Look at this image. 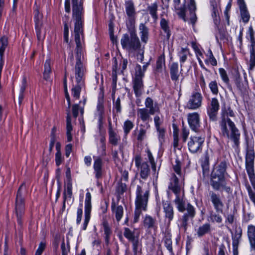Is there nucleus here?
I'll list each match as a JSON object with an SVG mask.
<instances>
[{"instance_id": "nucleus-59", "label": "nucleus", "mask_w": 255, "mask_h": 255, "mask_svg": "<svg viewBox=\"0 0 255 255\" xmlns=\"http://www.w3.org/2000/svg\"><path fill=\"white\" fill-rule=\"evenodd\" d=\"M209 88L212 93L214 95H217L218 93V88L216 81H214L210 83L209 85Z\"/></svg>"}, {"instance_id": "nucleus-55", "label": "nucleus", "mask_w": 255, "mask_h": 255, "mask_svg": "<svg viewBox=\"0 0 255 255\" xmlns=\"http://www.w3.org/2000/svg\"><path fill=\"white\" fill-rule=\"evenodd\" d=\"M26 80L23 79L20 88V93L19 95V104H20L24 98V92L26 89Z\"/></svg>"}, {"instance_id": "nucleus-27", "label": "nucleus", "mask_w": 255, "mask_h": 255, "mask_svg": "<svg viewBox=\"0 0 255 255\" xmlns=\"http://www.w3.org/2000/svg\"><path fill=\"white\" fill-rule=\"evenodd\" d=\"M225 177H218L211 175V185L213 188L217 191L221 189L224 186L225 183Z\"/></svg>"}, {"instance_id": "nucleus-6", "label": "nucleus", "mask_w": 255, "mask_h": 255, "mask_svg": "<svg viewBox=\"0 0 255 255\" xmlns=\"http://www.w3.org/2000/svg\"><path fill=\"white\" fill-rule=\"evenodd\" d=\"M145 108L138 109L137 111V116L143 122H148L150 119V115L155 113H159V108L156 103H154L153 100L147 97L145 101Z\"/></svg>"}, {"instance_id": "nucleus-15", "label": "nucleus", "mask_w": 255, "mask_h": 255, "mask_svg": "<svg viewBox=\"0 0 255 255\" xmlns=\"http://www.w3.org/2000/svg\"><path fill=\"white\" fill-rule=\"evenodd\" d=\"M204 138L201 136H191L188 142L189 150L192 153H197L201 151Z\"/></svg>"}, {"instance_id": "nucleus-4", "label": "nucleus", "mask_w": 255, "mask_h": 255, "mask_svg": "<svg viewBox=\"0 0 255 255\" xmlns=\"http://www.w3.org/2000/svg\"><path fill=\"white\" fill-rule=\"evenodd\" d=\"M129 35L128 34L123 35L121 43L123 48L129 52H133L138 50L141 46L140 42L136 33L134 26H128Z\"/></svg>"}, {"instance_id": "nucleus-25", "label": "nucleus", "mask_w": 255, "mask_h": 255, "mask_svg": "<svg viewBox=\"0 0 255 255\" xmlns=\"http://www.w3.org/2000/svg\"><path fill=\"white\" fill-rule=\"evenodd\" d=\"M235 83L239 90L242 92H246L248 87L247 78L245 76V80L243 81L238 71L235 74Z\"/></svg>"}, {"instance_id": "nucleus-51", "label": "nucleus", "mask_w": 255, "mask_h": 255, "mask_svg": "<svg viewBox=\"0 0 255 255\" xmlns=\"http://www.w3.org/2000/svg\"><path fill=\"white\" fill-rule=\"evenodd\" d=\"M124 236L130 242L138 237L135 236L134 235V232L131 231L128 228H125L124 229Z\"/></svg>"}, {"instance_id": "nucleus-62", "label": "nucleus", "mask_w": 255, "mask_h": 255, "mask_svg": "<svg viewBox=\"0 0 255 255\" xmlns=\"http://www.w3.org/2000/svg\"><path fill=\"white\" fill-rule=\"evenodd\" d=\"M42 18V14L37 9H36L34 10V21L35 24L38 23H42L41 21Z\"/></svg>"}, {"instance_id": "nucleus-9", "label": "nucleus", "mask_w": 255, "mask_h": 255, "mask_svg": "<svg viewBox=\"0 0 255 255\" xmlns=\"http://www.w3.org/2000/svg\"><path fill=\"white\" fill-rule=\"evenodd\" d=\"M143 72H142L141 67L137 65L135 67V77L132 81L134 92L136 97H139L142 94L143 89Z\"/></svg>"}, {"instance_id": "nucleus-60", "label": "nucleus", "mask_w": 255, "mask_h": 255, "mask_svg": "<svg viewBox=\"0 0 255 255\" xmlns=\"http://www.w3.org/2000/svg\"><path fill=\"white\" fill-rule=\"evenodd\" d=\"M142 209L135 207L133 220V223H135L138 222L139 221V217L142 213Z\"/></svg>"}, {"instance_id": "nucleus-44", "label": "nucleus", "mask_w": 255, "mask_h": 255, "mask_svg": "<svg viewBox=\"0 0 255 255\" xmlns=\"http://www.w3.org/2000/svg\"><path fill=\"white\" fill-rule=\"evenodd\" d=\"M102 229L104 232L105 240L106 242H109L110 236L112 233L111 228L109 227L108 222L104 220L102 223Z\"/></svg>"}, {"instance_id": "nucleus-30", "label": "nucleus", "mask_w": 255, "mask_h": 255, "mask_svg": "<svg viewBox=\"0 0 255 255\" xmlns=\"http://www.w3.org/2000/svg\"><path fill=\"white\" fill-rule=\"evenodd\" d=\"M227 163L225 161L221 162L213 170L212 175L218 177H225L226 173Z\"/></svg>"}, {"instance_id": "nucleus-10", "label": "nucleus", "mask_w": 255, "mask_h": 255, "mask_svg": "<svg viewBox=\"0 0 255 255\" xmlns=\"http://www.w3.org/2000/svg\"><path fill=\"white\" fill-rule=\"evenodd\" d=\"M66 177V185L65 186L64 192L63 194L64 200L62 210L64 211L65 209L66 202L70 201V204H72L73 200H71L72 196V183L71 175V171L69 167H67L65 172Z\"/></svg>"}, {"instance_id": "nucleus-35", "label": "nucleus", "mask_w": 255, "mask_h": 255, "mask_svg": "<svg viewBox=\"0 0 255 255\" xmlns=\"http://www.w3.org/2000/svg\"><path fill=\"white\" fill-rule=\"evenodd\" d=\"M248 236L251 247L255 250V227L249 225L248 228Z\"/></svg>"}, {"instance_id": "nucleus-43", "label": "nucleus", "mask_w": 255, "mask_h": 255, "mask_svg": "<svg viewBox=\"0 0 255 255\" xmlns=\"http://www.w3.org/2000/svg\"><path fill=\"white\" fill-rule=\"evenodd\" d=\"M220 9L217 5H213L212 16L214 20V23L216 25L219 24L220 22V18L219 16Z\"/></svg>"}, {"instance_id": "nucleus-21", "label": "nucleus", "mask_w": 255, "mask_h": 255, "mask_svg": "<svg viewBox=\"0 0 255 255\" xmlns=\"http://www.w3.org/2000/svg\"><path fill=\"white\" fill-rule=\"evenodd\" d=\"M162 206L165 218L167 220V224L169 225L174 218V211L173 207L168 201H163Z\"/></svg>"}, {"instance_id": "nucleus-32", "label": "nucleus", "mask_w": 255, "mask_h": 255, "mask_svg": "<svg viewBox=\"0 0 255 255\" xmlns=\"http://www.w3.org/2000/svg\"><path fill=\"white\" fill-rule=\"evenodd\" d=\"M139 33L142 42L146 43L148 39L149 29L144 23H140L139 25Z\"/></svg>"}, {"instance_id": "nucleus-23", "label": "nucleus", "mask_w": 255, "mask_h": 255, "mask_svg": "<svg viewBox=\"0 0 255 255\" xmlns=\"http://www.w3.org/2000/svg\"><path fill=\"white\" fill-rule=\"evenodd\" d=\"M169 70L171 80L175 83L178 82L181 72L183 70L182 67H180L179 70L178 64L176 62H173L170 65Z\"/></svg>"}, {"instance_id": "nucleus-49", "label": "nucleus", "mask_w": 255, "mask_h": 255, "mask_svg": "<svg viewBox=\"0 0 255 255\" xmlns=\"http://www.w3.org/2000/svg\"><path fill=\"white\" fill-rule=\"evenodd\" d=\"M163 66H165V55L163 53L160 55L156 61V70L160 72Z\"/></svg>"}, {"instance_id": "nucleus-19", "label": "nucleus", "mask_w": 255, "mask_h": 255, "mask_svg": "<svg viewBox=\"0 0 255 255\" xmlns=\"http://www.w3.org/2000/svg\"><path fill=\"white\" fill-rule=\"evenodd\" d=\"M125 8L129 20L128 26H134L136 12L133 1L130 0L126 1Z\"/></svg>"}, {"instance_id": "nucleus-64", "label": "nucleus", "mask_w": 255, "mask_h": 255, "mask_svg": "<svg viewBox=\"0 0 255 255\" xmlns=\"http://www.w3.org/2000/svg\"><path fill=\"white\" fill-rule=\"evenodd\" d=\"M154 122L156 128L159 129V128H160V125L163 123V119L159 116L156 115L154 117Z\"/></svg>"}, {"instance_id": "nucleus-14", "label": "nucleus", "mask_w": 255, "mask_h": 255, "mask_svg": "<svg viewBox=\"0 0 255 255\" xmlns=\"http://www.w3.org/2000/svg\"><path fill=\"white\" fill-rule=\"evenodd\" d=\"M209 197L216 212L218 213L222 214L224 204L219 194L213 191H210L209 192Z\"/></svg>"}, {"instance_id": "nucleus-5", "label": "nucleus", "mask_w": 255, "mask_h": 255, "mask_svg": "<svg viewBox=\"0 0 255 255\" xmlns=\"http://www.w3.org/2000/svg\"><path fill=\"white\" fill-rule=\"evenodd\" d=\"M195 0H185L183 6L178 9V15L184 21H188L193 26L197 20Z\"/></svg>"}, {"instance_id": "nucleus-63", "label": "nucleus", "mask_w": 255, "mask_h": 255, "mask_svg": "<svg viewBox=\"0 0 255 255\" xmlns=\"http://www.w3.org/2000/svg\"><path fill=\"white\" fill-rule=\"evenodd\" d=\"M158 132V139L161 143L164 141L165 136V129L163 128H156Z\"/></svg>"}, {"instance_id": "nucleus-12", "label": "nucleus", "mask_w": 255, "mask_h": 255, "mask_svg": "<svg viewBox=\"0 0 255 255\" xmlns=\"http://www.w3.org/2000/svg\"><path fill=\"white\" fill-rule=\"evenodd\" d=\"M134 161L136 167L139 169L140 178L143 180H147L150 174L149 165L145 162L141 163V158L138 155L135 156Z\"/></svg>"}, {"instance_id": "nucleus-38", "label": "nucleus", "mask_w": 255, "mask_h": 255, "mask_svg": "<svg viewBox=\"0 0 255 255\" xmlns=\"http://www.w3.org/2000/svg\"><path fill=\"white\" fill-rule=\"evenodd\" d=\"M157 10L158 4L156 2L148 5L147 7V10L149 12L154 21H156L158 19Z\"/></svg>"}, {"instance_id": "nucleus-11", "label": "nucleus", "mask_w": 255, "mask_h": 255, "mask_svg": "<svg viewBox=\"0 0 255 255\" xmlns=\"http://www.w3.org/2000/svg\"><path fill=\"white\" fill-rule=\"evenodd\" d=\"M185 211L186 212L179 220L180 224L178 225L179 228L183 229L184 231H186L187 228L189 220L193 219L196 215L195 208L190 203L187 204L185 206Z\"/></svg>"}, {"instance_id": "nucleus-34", "label": "nucleus", "mask_w": 255, "mask_h": 255, "mask_svg": "<svg viewBox=\"0 0 255 255\" xmlns=\"http://www.w3.org/2000/svg\"><path fill=\"white\" fill-rule=\"evenodd\" d=\"M198 237H202L211 232V225L209 223L203 224L196 230Z\"/></svg>"}, {"instance_id": "nucleus-61", "label": "nucleus", "mask_w": 255, "mask_h": 255, "mask_svg": "<svg viewBox=\"0 0 255 255\" xmlns=\"http://www.w3.org/2000/svg\"><path fill=\"white\" fill-rule=\"evenodd\" d=\"M61 249L62 251V255H68L70 250L68 241H67V247L66 248L65 247L64 240L63 239L61 244Z\"/></svg>"}, {"instance_id": "nucleus-50", "label": "nucleus", "mask_w": 255, "mask_h": 255, "mask_svg": "<svg viewBox=\"0 0 255 255\" xmlns=\"http://www.w3.org/2000/svg\"><path fill=\"white\" fill-rule=\"evenodd\" d=\"M35 30L36 32L37 37L38 40H41L43 39L45 33L42 32V23H38L35 24Z\"/></svg>"}, {"instance_id": "nucleus-36", "label": "nucleus", "mask_w": 255, "mask_h": 255, "mask_svg": "<svg viewBox=\"0 0 255 255\" xmlns=\"http://www.w3.org/2000/svg\"><path fill=\"white\" fill-rule=\"evenodd\" d=\"M109 141L112 145H117L121 140V137L114 130L108 131Z\"/></svg>"}, {"instance_id": "nucleus-40", "label": "nucleus", "mask_w": 255, "mask_h": 255, "mask_svg": "<svg viewBox=\"0 0 255 255\" xmlns=\"http://www.w3.org/2000/svg\"><path fill=\"white\" fill-rule=\"evenodd\" d=\"M84 85V82L82 83H77L76 85L73 86L72 89V95L76 99H78L80 97L82 87Z\"/></svg>"}, {"instance_id": "nucleus-57", "label": "nucleus", "mask_w": 255, "mask_h": 255, "mask_svg": "<svg viewBox=\"0 0 255 255\" xmlns=\"http://www.w3.org/2000/svg\"><path fill=\"white\" fill-rule=\"evenodd\" d=\"M247 190L250 200L252 201L255 206V187L252 189L250 186L247 187Z\"/></svg>"}, {"instance_id": "nucleus-26", "label": "nucleus", "mask_w": 255, "mask_h": 255, "mask_svg": "<svg viewBox=\"0 0 255 255\" xmlns=\"http://www.w3.org/2000/svg\"><path fill=\"white\" fill-rule=\"evenodd\" d=\"M160 26L161 29V34L166 40H168L171 36V30L169 27V21L164 18H161L160 21Z\"/></svg>"}, {"instance_id": "nucleus-18", "label": "nucleus", "mask_w": 255, "mask_h": 255, "mask_svg": "<svg viewBox=\"0 0 255 255\" xmlns=\"http://www.w3.org/2000/svg\"><path fill=\"white\" fill-rule=\"evenodd\" d=\"M202 96L199 92H194L190 96L186 104V108L189 109L195 110L201 106Z\"/></svg>"}, {"instance_id": "nucleus-28", "label": "nucleus", "mask_w": 255, "mask_h": 255, "mask_svg": "<svg viewBox=\"0 0 255 255\" xmlns=\"http://www.w3.org/2000/svg\"><path fill=\"white\" fill-rule=\"evenodd\" d=\"M72 17L84 16V10L81 2H78V0H72Z\"/></svg>"}, {"instance_id": "nucleus-46", "label": "nucleus", "mask_w": 255, "mask_h": 255, "mask_svg": "<svg viewBox=\"0 0 255 255\" xmlns=\"http://www.w3.org/2000/svg\"><path fill=\"white\" fill-rule=\"evenodd\" d=\"M147 155L149 161L151 165V169L153 171V176L155 178L157 179L158 176V172H156V163L154 162V158L151 152L149 150L147 151Z\"/></svg>"}, {"instance_id": "nucleus-47", "label": "nucleus", "mask_w": 255, "mask_h": 255, "mask_svg": "<svg viewBox=\"0 0 255 255\" xmlns=\"http://www.w3.org/2000/svg\"><path fill=\"white\" fill-rule=\"evenodd\" d=\"M51 72L50 60H46L44 64V70L43 72V78L46 80H48L50 78V74Z\"/></svg>"}, {"instance_id": "nucleus-29", "label": "nucleus", "mask_w": 255, "mask_h": 255, "mask_svg": "<svg viewBox=\"0 0 255 255\" xmlns=\"http://www.w3.org/2000/svg\"><path fill=\"white\" fill-rule=\"evenodd\" d=\"M238 3L239 5L240 12L243 21L247 23L249 21L250 15L247 10L246 5L244 0H238Z\"/></svg>"}, {"instance_id": "nucleus-52", "label": "nucleus", "mask_w": 255, "mask_h": 255, "mask_svg": "<svg viewBox=\"0 0 255 255\" xmlns=\"http://www.w3.org/2000/svg\"><path fill=\"white\" fill-rule=\"evenodd\" d=\"M80 110V113L83 115L84 113V107L80 108L79 104H74L72 106V113L74 118H76L78 116V111Z\"/></svg>"}, {"instance_id": "nucleus-58", "label": "nucleus", "mask_w": 255, "mask_h": 255, "mask_svg": "<svg viewBox=\"0 0 255 255\" xmlns=\"http://www.w3.org/2000/svg\"><path fill=\"white\" fill-rule=\"evenodd\" d=\"M219 71L223 81L225 83L228 84L229 82V79L228 78L226 70L223 68H220Z\"/></svg>"}, {"instance_id": "nucleus-39", "label": "nucleus", "mask_w": 255, "mask_h": 255, "mask_svg": "<svg viewBox=\"0 0 255 255\" xmlns=\"http://www.w3.org/2000/svg\"><path fill=\"white\" fill-rule=\"evenodd\" d=\"M150 126L148 124L146 125H141L139 126V129L137 135V140L142 141L146 137V133L147 129L149 128Z\"/></svg>"}, {"instance_id": "nucleus-41", "label": "nucleus", "mask_w": 255, "mask_h": 255, "mask_svg": "<svg viewBox=\"0 0 255 255\" xmlns=\"http://www.w3.org/2000/svg\"><path fill=\"white\" fill-rule=\"evenodd\" d=\"M247 38L251 42V44L249 46V48H255V32L252 26L249 27Z\"/></svg>"}, {"instance_id": "nucleus-31", "label": "nucleus", "mask_w": 255, "mask_h": 255, "mask_svg": "<svg viewBox=\"0 0 255 255\" xmlns=\"http://www.w3.org/2000/svg\"><path fill=\"white\" fill-rule=\"evenodd\" d=\"M143 226L148 229H155L157 228L156 220L151 216L146 215L143 221Z\"/></svg>"}, {"instance_id": "nucleus-17", "label": "nucleus", "mask_w": 255, "mask_h": 255, "mask_svg": "<svg viewBox=\"0 0 255 255\" xmlns=\"http://www.w3.org/2000/svg\"><path fill=\"white\" fill-rule=\"evenodd\" d=\"M91 209V193L88 191L86 194L85 200V219L82 227V229L83 230H86L87 229V225L90 219Z\"/></svg>"}, {"instance_id": "nucleus-54", "label": "nucleus", "mask_w": 255, "mask_h": 255, "mask_svg": "<svg viewBox=\"0 0 255 255\" xmlns=\"http://www.w3.org/2000/svg\"><path fill=\"white\" fill-rule=\"evenodd\" d=\"M133 127V124L132 122L128 120L126 121L123 126L125 134L127 135Z\"/></svg>"}, {"instance_id": "nucleus-24", "label": "nucleus", "mask_w": 255, "mask_h": 255, "mask_svg": "<svg viewBox=\"0 0 255 255\" xmlns=\"http://www.w3.org/2000/svg\"><path fill=\"white\" fill-rule=\"evenodd\" d=\"M94 162L93 165V168L94 170V173L95 177L99 179L102 177L103 173V161L102 159L99 157H94Z\"/></svg>"}, {"instance_id": "nucleus-22", "label": "nucleus", "mask_w": 255, "mask_h": 255, "mask_svg": "<svg viewBox=\"0 0 255 255\" xmlns=\"http://www.w3.org/2000/svg\"><path fill=\"white\" fill-rule=\"evenodd\" d=\"M66 100L68 102V109L66 111V135L67 137V141L70 142L72 139L71 131L72 130V126L71 125V118L70 114V108L71 107V102L70 97H66Z\"/></svg>"}, {"instance_id": "nucleus-56", "label": "nucleus", "mask_w": 255, "mask_h": 255, "mask_svg": "<svg viewBox=\"0 0 255 255\" xmlns=\"http://www.w3.org/2000/svg\"><path fill=\"white\" fill-rule=\"evenodd\" d=\"M132 244V250L134 254H136L139 248L141 246V243L139 241V238L137 237L131 241Z\"/></svg>"}, {"instance_id": "nucleus-3", "label": "nucleus", "mask_w": 255, "mask_h": 255, "mask_svg": "<svg viewBox=\"0 0 255 255\" xmlns=\"http://www.w3.org/2000/svg\"><path fill=\"white\" fill-rule=\"evenodd\" d=\"M168 188L175 194V198L173 201L176 208L179 212L185 211L186 203L184 198V191L179 184L178 178L173 174L170 179Z\"/></svg>"}, {"instance_id": "nucleus-8", "label": "nucleus", "mask_w": 255, "mask_h": 255, "mask_svg": "<svg viewBox=\"0 0 255 255\" xmlns=\"http://www.w3.org/2000/svg\"><path fill=\"white\" fill-rule=\"evenodd\" d=\"M255 158V153L254 146L251 145H248L246 148V168L251 182L255 177L254 173Z\"/></svg>"}, {"instance_id": "nucleus-53", "label": "nucleus", "mask_w": 255, "mask_h": 255, "mask_svg": "<svg viewBox=\"0 0 255 255\" xmlns=\"http://www.w3.org/2000/svg\"><path fill=\"white\" fill-rule=\"evenodd\" d=\"M7 39L5 37H2L0 39V56L3 57V54L7 45Z\"/></svg>"}, {"instance_id": "nucleus-16", "label": "nucleus", "mask_w": 255, "mask_h": 255, "mask_svg": "<svg viewBox=\"0 0 255 255\" xmlns=\"http://www.w3.org/2000/svg\"><path fill=\"white\" fill-rule=\"evenodd\" d=\"M219 108L220 104L218 99L216 98H212L207 109V114L210 120L214 122L217 121Z\"/></svg>"}, {"instance_id": "nucleus-45", "label": "nucleus", "mask_w": 255, "mask_h": 255, "mask_svg": "<svg viewBox=\"0 0 255 255\" xmlns=\"http://www.w3.org/2000/svg\"><path fill=\"white\" fill-rule=\"evenodd\" d=\"M181 161L180 159L176 157L174 161L172 162V166L174 171L178 175L181 176Z\"/></svg>"}, {"instance_id": "nucleus-7", "label": "nucleus", "mask_w": 255, "mask_h": 255, "mask_svg": "<svg viewBox=\"0 0 255 255\" xmlns=\"http://www.w3.org/2000/svg\"><path fill=\"white\" fill-rule=\"evenodd\" d=\"M149 189L147 185L142 183L137 186L136 191L135 207L146 211L149 196Z\"/></svg>"}, {"instance_id": "nucleus-13", "label": "nucleus", "mask_w": 255, "mask_h": 255, "mask_svg": "<svg viewBox=\"0 0 255 255\" xmlns=\"http://www.w3.org/2000/svg\"><path fill=\"white\" fill-rule=\"evenodd\" d=\"M22 185H21L18 189L15 201V212L17 218V222L19 224H21V218L24 211V200L22 197V194L20 191Z\"/></svg>"}, {"instance_id": "nucleus-33", "label": "nucleus", "mask_w": 255, "mask_h": 255, "mask_svg": "<svg viewBox=\"0 0 255 255\" xmlns=\"http://www.w3.org/2000/svg\"><path fill=\"white\" fill-rule=\"evenodd\" d=\"M112 210L114 215H115L116 220L119 222L123 217L124 214V209L121 205H116L115 203L112 205Z\"/></svg>"}, {"instance_id": "nucleus-42", "label": "nucleus", "mask_w": 255, "mask_h": 255, "mask_svg": "<svg viewBox=\"0 0 255 255\" xmlns=\"http://www.w3.org/2000/svg\"><path fill=\"white\" fill-rule=\"evenodd\" d=\"M250 49V60L249 63V70L253 71L255 67V48Z\"/></svg>"}, {"instance_id": "nucleus-2", "label": "nucleus", "mask_w": 255, "mask_h": 255, "mask_svg": "<svg viewBox=\"0 0 255 255\" xmlns=\"http://www.w3.org/2000/svg\"><path fill=\"white\" fill-rule=\"evenodd\" d=\"M235 117V113L231 107H222L219 123L221 135L233 141L237 147L240 143L241 133L234 122L230 118Z\"/></svg>"}, {"instance_id": "nucleus-1", "label": "nucleus", "mask_w": 255, "mask_h": 255, "mask_svg": "<svg viewBox=\"0 0 255 255\" xmlns=\"http://www.w3.org/2000/svg\"><path fill=\"white\" fill-rule=\"evenodd\" d=\"M74 21V36L76 48L75 75L76 83L84 82L86 68L84 64L85 58L82 43L84 42V16L73 17Z\"/></svg>"}, {"instance_id": "nucleus-48", "label": "nucleus", "mask_w": 255, "mask_h": 255, "mask_svg": "<svg viewBox=\"0 0 255 255\" xmlns=\"http://www.w3.org/2000/svg\"><path fill=\"white\" fill-rule=\"evenodd\" d=\"M164 245L171 255H174L172 249V243L171 236L167 235L165 236L164 240Z\"/></svg>"}, {"instance_id": "nucleus-37", "label": "nucleus", "mask_w": 255, "mask_h": 255, "mask_svg": "<svg viewBox=\"0 0 255 255\" xmlns=\"http://www.w3.org/2000/svg\"><path fill=\"white\" fill-rule=\"evenodd\" d=\"M189 54V50L187 48H181L178 51V56L179 57L180 67H182V64L186 61Z\"/></svg>"}, {"instance_id": "nucleus-20", "label": "nucleus", "mask_w": 255, "mask_h": 255, "mask_svg": "<svg viewBox=\"0 0 255 255\" xmlns=\"http://www.w3.org/2000/svg\"><path fill=\"white\" fill-rule=\"evenodd\" d=\"M187 120L191 129L195 132H198L200 126L199 114L196 112L189 114L187 116Z\"/></svg>"}]
</instances>
